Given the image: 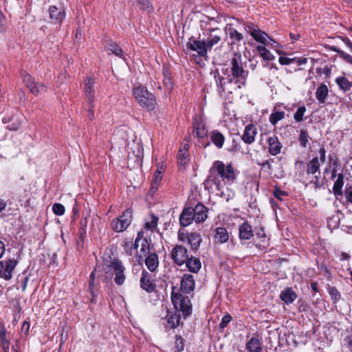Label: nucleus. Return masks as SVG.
I'll use <instances>...</instances> for the list:
<instances>
[{"mask_svg":"<svg viewBox=\"0 0 352 352\" xmlns=\"http://www.w3.org/2000/svg\"><path fill=\"white\" fill-rule=\"evenodd\" d=\"M231 70L232 76H239L245 74L243 68L242 56L240 52H235L231 60Z\"/></svg>","mask_w":352,"mask_h":352,"instance_id":"10","label":"nucleus"},{"mask_svg":"<svg viewBox=\"0 0 352 352\" xmlns=\"http://www.w3.org/2000/svg\"><path fill=\"white\" fill-rule=\"evenodd\" d=\"M294 59H293V58H289L284 57V56H280L279 60H278L279 63L281 65H289L290 63L294 62Z\"/></svg>","mask_w":352,"mask_h":352,"instance_id":"59","label":"nucleus"},{"mask_svg":"<svg viewBox=\"0 0 352 352\" xmlns=\"http://www.w3.org/2000/svg\"><path fill=\"white\" fill-rule=\"evenodd\" d=\"M132 212L129 209L126 210L123 214L114 219L111 223V228L116 232L125 230L131 223Z\"/></svg>","mask_w":352,"mask_h":352,"instance_id":"4","label":"nucleus"},{"mask_svg":"<svg viewBox=\"0 0 352 352\" xmlns=\"http://www.w3.org/2000/svg\"><path fill=\"white\" fill-rule=\"evenodd\" d=\"M233 80L236 85V88H241L242 87L246 86L245 74L239 76H233ZM231 81H232V80H231Z\"/></svg>","mask_w":352,"mask_h":352,"instance_id":"40","label":"nucleus"},{"mask_svg":"<svg viewBox=\"0 0 352 352\" xmlns=\"http://www.w3.org/2000/svg\"><path fill=\"white\" fill-rule=\"evenodd\" d=\"M171 300L175 309H179L184 318L191 314L192 305L188 296L173 292L171 294Z\"/></svg>","mask_w":352,"mask_h":352,"instance_id":"2","label":"nucleus"},{"mask_svg":"<svg viewBox=\"0 0 352 352\" xmlns=\"http://www.w3.org/2000/svg\"><path fill=\"white\" fill-rule=\"evenodd\" d=\"M344 43L349 47L351 52H352V43L348 38H343Z\"/></svg>","mask_w":352,"mask_h":352,"instance_id":"63","label":"nucleus"},{"mask_svg":"<svg viewBox=\"0 0 352 352\" xmlns=\"http://www.w3.org/2000/svg\"><path fill=\"white\" fill-rule=\"evenodd\" d=\"M192 210L197 223L204 222L208 219V209L201 203H198Z\"/></svg>","mask_w":352,"mask_h":352,"instance_id":"12","label":"nucleus"},{"mask_svg":"<svg viewBox=\"0 0 352 352\" xmlns=\"http://www.w3.org/2000/svg\"><path fill=\"white\" fill-rule=\"evenodd\" d=\"M210 139L217 147L219 148H222L225 141V138L222 133L217 131H212L210 133Z\"/></svg>","mask_w":352,"mask_h":352,"instance_id":"33","label":"nucleus"},{"mask_svg":"<svg viewBox=\"0 0 352 352\" xmlns=\"http://www.w3.org/2000/svg\"><path fill=\"white\" fill-rule=\"evenodd\" d=\"M186 267L188 270L192 273H197L201 267V263L199 258L191 256L187 258V261L185 262Z\"/></svg>","mask_w":352,"mask_h":352,"instance_id":"24","label":"nucleus"},{"mask_svg":"<svg viewBox=\"0 0 352 352\" xmlns=\"http://www.w3.org/2000/svg\"><path fill=\"white\" fill-rule=\"evenodd\" d=\"M231 319L232 317L229 314L225 315L222 318L221 323L219 324L220 328H225L228 325V324L231 321Z\"/></svg>","mask_w":352,"mask_h":352,"instance_id":"55","label":"nucleus"},{"mask_svg":"<svg viewBox=\"0 0 352 352\" xmlns=\"http://www.w3.org/2000/svg\"><path fill=\"white\" fill-rule=\"evenodd\" d=\"M209 32L210 33L208 34L206 42L209 50H211L214 45L221 41L222 32L219 29H210Z\"/></svg>","mask_w":352,"mask_h":352,"instance_id":"15","label":"nucleus"},{"mask_svg":"<svg viewBox=\"0 0 352 352\" xmlns=\"http://www.w3.org/2000/svg\"><path fill=\"white\" fill-rule=\"evenodd\" d=\"M328 95V89H317L316 93V98L320 103L325 101L326 97Z\"/></svg>","mask_w":352,"mask_h":352,"instance_id":"47","label":"nucleus"},{"mask_svg":"<svg viewBox=\"0 0 352 352\" xmlns=\"http://www.w3.org/2000/svg\"><path fill=\"white\" fill-rule=\"evenodd\" d=\"M133 94L138 102L148 111L154 109L156 99L154 94L150 93L148 89H134Z\"/></svg>","mask_w":352,"mask_h":352,"instance_id":"3","label":"nucleus"},{"mask_svg":"<svg viewBox=\"0 0 352 352\" xmlns=\"http://www.w3.org/2000/svg\"><path fill=\"white\" fill-rule=\"evenodd\" d=\"M6 206V201L3 199H0V212L5 210Z\"/></svg>","mask_w":352,"mask_h":352,"instance_id":"62","label":"nucleus"},{"mask_svg":"<svg viewBox=\"0 0 352 352\" xmlns=\"http://www.w3.org/2000/svg\"><path fill=\"white\" fill-rule=\"evenodd\" d=\"M101 267L103 270H104L103 265L102 266L98 265L97 267V268H96L90 274V277H89V278H90V280H89V291H90V293H91V294L92 296V299H91L92 302H95V298L97 296V292L95 290V286H94V278H95V276L97 274L98 271Z\"/></svg>","mask_w":352,"mask_h":352,"instance_id":"31","label":"nucleus"},{"mask_svg":"<svg viewBox=\"0 0 352 352\" xmlns=\"http://www.w3.org/2000/svg\"><path fill=\"white\" fill-rule=\"evenodd\" d=\"M245 348L248 352H262V341L257 337H252L247 342Z\"/></svg>","mask_w":352,"mask_h":352,"instance_id":"20","label":"nucleus"},{"mask_svg":"<svg viewBox=\"0 0 352 352\" xmlns=\"http://www.w3.org/2000/svg\"><path fill=\"white\" fill-rule=\"evenodd\" d=\"M94 79L92 77H87L85 79V88H91L94 86Z\"/></svg>","mask_w":352,"mask_h":352,"instance_id":"58","label":"nucleus"},{"mask_svg":"<svg viewBox=\"0 0 352 352\" xmlns=\"http://www.w3.org/2000/svg\"><path fill=\"white\" fill-rule=\"evenodd\" d=\"M3 261L2 278L10 280L12 278V272L18 264V261L14 258H9Z\"/></svg>","mask_w":352,"mask_h":352,"instance_id":"14","label":"nucleus"},{"mask_svg":"<svg viewBox=\"0 0 352 352\" xmlns=\"http://www.w3.org/2000/svg\"><path fill=\"white\" fill-rule=\"evenodd\" d=\"M349 346H352V335L346 336L344 339Z\"/></svg>","mask_w":352,"mask_h":352,"instance_id":"64","label":"nucleus"},{"mask_svg":"<svg viewBox=\"0 0 352 352\" xmlns=\"http://www.w3.org/2000/svg\"><path fill=\"white\" fill-rule=\"evenodd\" d=\"M320 164L318 157H315L311 159L306 166V173L307 175H316L318 173L320 175Z\"/></svg>","mask_w":352,"mask_h":352,"instance_id":"21","label":"nucleus"},{"mask_svg":"<svg viewBox=\"0 0 352 352\" xmlns=\"http://www.w3.org/2000/svg\"><path fill=\"white\" fill-rule=\"evenodd\" d=\"M0 340L4 352H9L10 342L7 338V331L4 326H0Z\"/></svg>","mask_w":352,"mask_h":352,"instance_id":"32","label":"nucleus"},{"mask_svg":"<svg viewBox=\"0 0 352 352\" xmlns=\"http://www.w3.org/2000/svg\"><path fill=\"white\" fill-rule=\"evenodd\" d=\"M21 125V121H19L17 122L12 123L11 126H8V129L10 130L16 131L20 128Z\"/></svg>","mask_w":352,"mask_h":352,"instance_id":"61","label":"nucleus"},{"mask_svg":"<svg viewBox=\"0 0 352 352\" xmlns=\"http://www.w3.org/2000/svg\"><path fill=\"white\" fill-rule=\"evenodd\" d=\"M260 56L264 60H272L274 59V56L263 45H258L256 47Z\"/></svg>","mask_w":352,"mask_h":352,"instance_id":"36","label":"nucleus"},{"mask_svg":"<svg viewBox=\"0 0 352 352\" xmlns=\"http://www.w3.org/2000/svg\"><path fill=\"white\" fill-rule=\"evenodd\" d=\"M280 298L286 304H290L296 300L297 295L292 288L287 287L281 292Z\"/></svg>","mask_w":352,"mask_h":352,"instance_id":"23","label":"nucleus"},{"mask_svg":"<svg viewBox=\"0 0 352 352\" xmlns=\"http://www.w3.org/2000/svg\"><path fill=\"white\" fill-rule=\"evenodd\" d=\"M109 267L113 269L114 271V281L116 284L122 285L126 279L124 274L125 268L122 263L119 259H115L111 262Z\"/></svg>","mask_w":352,"mask_h":352,"instance_id":"8","label":"nucleus"},{"mask_svg":"<svg viewBox=\"0 0 352 352\" xmlns=\"http://www.w3.org/2000/svg\"><path fill=\"white\" fill-rule=\"evenodd\" d=\"M273 195L274 197H276L277 199L282 200V197L285 196L287 193L285 191H283L280 189L276 188L274 192Z\"/></svg>","mask_w":352,"mask_h":352,"instance_id":"60","label":"nucleus"},{"mask_svg":"<svg viewBox=\"0 0 352 352\" xmlns=\"http://www.w3.org/2000/svg\"><path fill=\"white\" fill-rule=\"evenodd\" d=\"M189 161V154L187 150H179L178 152L177 162L179 166L184 167Z\"/></svg>","mask_w":352,"mask_h":352,"instance_id":"37","label":"nucleus"},{"mask_svg":"<svg viewBox=\"0 0 352 352\" xmlns=\"http://www.w3.org/2000/svg\"><path fill=\"white\" fill-rule=\"evenodd\" d=\"M246 31L257 41L263 45H267L268 43V39L275 41L269 37V36L264 32L258 29V28L254 25H248L246 27Z\"/></svg>","mask_w":352,"mask_h":352,"instance_id":"9","label":"nucleus"},{"mask_svg":"<svg viewBox=\"0 0 352 352\" xmlns=\"http://www.w3.org/2000/svg\"><path fill=\"white\" fill-rule=\"evenodd\" d=\"M319 155H320V159L319 161H320L321 163H324L326 160V149L324 146H322L320 148L318 151Z\"/></svg>","mask_w":352,"mask_h":352,"instance_id":"57","label":"nucleus"},{"mask_svg":"<svg viewBox=\"0 0 352 352\" xmlns=\"http://www.w3.org/2000/svg\"><path fill=\"white\" fill-rule=\"evenodd\" d=\"M140 243L141 245V248L139 252L137 250L138 262L139 263L142 261L144 256L150 254V243L147 239L143 238V235L140 232H138L134 242V248L138 249Z\"/></svg>","mask_w":352,"mask_h":352,"instance_id":"6","label":"nucleus"},{"mask_svg":"<svg viewBox=\"0 0 352 352\" xmlns=\"http://www.w3.org/2000/svg\"><path fill=\"white\" fill-rule=\"evenodd\" d=\"M285 113L283 111H276L270 115V120L272 124H276L279 120L284 118Z\"/></svg>","mask_w":352,"mask_h":352,"instance_id":"44","label":"nucleus"},{"mask_svg":"<svg viewBox=\"0 0 352 352\" xmlns=\"http://www.w3.org/2000/svg\"><path fill=\"white\" fill-rule=\"evenodd\" d=\"M346 201L352 204V186H346L344 190Z\"/></svg>","mask_w":352,"mask_h":352,"instance_id":"53","label":"nucleus"},{"mask_svg":"<svg viewBox=\"0 0 352 352\" xmlns=\"http://www.w3.org/2000/svg\"><path fill=\"white\" fill-rule=\"evenodd\" d=\"M186 47L192 51H196L199 56L204 57L207 56V52L209 50L206 41L197 40L193 36L188 39Z\"/></svg>","mask_w":352,"mask_h":352,"instance_id":"7","label":"nucleus"},{"mask_svg":"<svg viewBox=\"0 0 352 352\" xmlns=\"http://www.w3.org/2000/svg\"><path fill=\"white\" fill-rule=\"evenodd\" d=\"M52 210L56 215H63L65 213V209L63 205L56 203L53 205Z\"/></svg>","mask_w":352,"mask_h":352,"instance_id":"48","label":"nucleus"},{"mask_svg":"<svg viewBox=\"0 0 352 352\" xmlns=\"http://www.w3.org/2000/svg\"><path fill=\"white\" fill-rule=\"evenodd\" d=\"M309 134L306 130H301L299 135V142L301 146L306 148L309 142Z\"/></svg>","mask_w":352,"mask_h":352,"instance_id":"42","label":"nucleus"},{"mask_svg":"<svg viewBox=\"0 0 352 352\" xmlns=\"http://www.w3.org/2000/svg\"><path fill=\"white\" fill-rule=\"evenodd\" d=\"M194 131L196 133V136L199 138H203L207 135V131L201 122L194 123Z\"/></svg>","mask_w":352,"mask_h":352,"instance_id":"38","label":"nucleus"},{"mask_svg":"<svg viewBox=\"0 0 352 352\" xmlns=\"http://www.w3.org/2000/svg\"><path fill=\"white\" fill-rule=\"evenodd\" d=\"M336 81L340 88H350L352 86V82L345 77H339Z\"/></svg>","mask_w":352,"mask_h":352,"instance_id":"41","label":"nucleus"},{"mask_svg":"<svg viewBox=\"0 0 352 352\" xmlns=\"http://www.w3.org/2000/svg\"><path fill=\"white\" fill-rule=\"evenodd\" d=\"M236 179V173L231 164L226 166L221 161L217 160L210 169L206 182H212L217 188L220 190L221 188V181L228 184H232Z\"/></svg>","mask_w":352,"mask_h":352,"instance_id":"1","label":"nucleus"},{"mask_svg":"<svg viewBox=\"0 0 352 352\" xmlns=\"http://www.w3.org/2000/svg\"><path fill=\"white\" fill-rule=\"evenodd\" d=\"M239 231L241 240H249L253 236L252 228L247 221L239 226Z\"/></svg>","mask_w":352,"mask_h":352,"instance_id":"22","label":"nucleus"},{"mask_svg":"<svg viewBox=\"0 0 352 352\" xmlns=\"http://www.w3.org/2000/svg\"><path fill=\"white\" fill-rule=\"evenodd\" d=\"M170 257L175 264L182 266L188 258V250L182 245H176L171 250Z\"/></svg>","mask_w":352,"mask_h":352,"instance_id":"5","label":"nucleus"},{"mask_svg":"<svg viewBox=\"0 0 352 352\" xmlns=\"http://www.w3.org/2000/svg\"><path fill=\"white\" fill-rule=\"evenodd\" d=\"M190 233L186 232L184 230H179L177 233L178 240L181 242H188Z\"/></svg>","mask_w":352,"mask_h":352,"instance_id":"51","label":"nucleus"},{"mask_svg":"<svg viewBox=\"0 0 352 352\" xmlns=\"http://www.w3.org/2000/svg\"><path fill=\"white\" fill-rule=\"evenodd\" d=\"M157 220L158 219L156 217L152 216L151 220L150 221L145 223L144 228L147 230H153L154 228L157 227Z\"/></svg>","mask_w":352,"mask_h":352,"instance_id":"50","label":"nucleus"},{"mask_svg":"<svg viewBox=\"0 0 352 352\" xmlns=\"http://www.w3.org/2000/svg\"><path fill=\"white\" fill-rule=\"evenodd\" d=\"M195 288V280L191 274H184L181 280V289L184 293L189 294Z\"/></svg>","mask_w":352,"mask_h":352,"instance_id":"17","label":"nucleus"},{"mask_svg":"<svg viewBox=\"0 0 352 352\" xmlns=\"http://www.w3.org/2000/svg\"><path fill=\"white\" fill-rule=\"evenodd\" d=\"M316 72L320 76L324 75V78H328L331 74V69L327 65L318 68Z\"/></svg>","mask_w":352,"mask_h":352,"instance_id":"52","label":"nucleus"},{"mask_svg":"<svg viewBox=\"0 0 352 352\" xmlns=\"http://www.w3.org/2000/svg\"><path fill=\"white\" fill-rule=\"evenodd\" d=\"M50 18L54 23H61L65 17V12L63 7H56L54 6L49 8Z\"/></svg>","mask_w":352,"mask_h":352,"instance_id":"13","label":"nucleus"},{"mask_svg":"<svg viewBox=\"0 0 352 352\" xmlns=\"http://www.w3.org/2000/svg\"><path fill=\"white\" fill-rule=\"evenodd\" d=\"M344 185V176L342 173H339L338 175V178L336 180L333 186V190L336 195H342V186Z\"/></svg>","mask_w":352,"mask_h":352,"instance_id":"35","label":"nucleus"},{"mask_svg":"<svg viewBox=\"0 0 352 352\" xmlns=\"http://www.w3.org/2000/svg\"><path fill=\"white\" fill-rule=\"evenodd\" d=\"M268 149L269 153L272 155H276L280 153L282 144L278 141L276 136L273 135L268 138Z\"/></svg>","mask_w":352,"mask_h":352,"instance_id":"19","label":"nucleus"},{"mask_svg":"<svg viewBox=\"0 0 352 352\" xmlns=\"http://www.w3.org/2000/svg\"><path fill=\"white\" fill-rule=\"evenodd\" d=\"M202 241L201 236L197 232H190L188 243L192 250H197Z\"/></svg>","mask_w":352,"mask_h":352,"instance_id":"28","label":"nucleus"},{"mask_svg":"<svg viewBox=\"0 0 352 352\" xmlns=\"http://www.w3.org/2000/svg\"><path fill=\"white\" fill-rule=\"evenodd\" d=\"M165 320L171 328L175 329L179 324L180 316L176 311H169L166 310Z\"/></svg>","mask_w":352,"mask_h":352,"instance_id":"27","label":"nucleus"},{"mask_svg":"<svg viewBox=\"0 0 352 352\" xmlns=\"http://www.w3.org/2000/svg\"><path fill=\"white\" fill-rule=\"evenodd\" d=\"M328 292L332 298L335 300L340 299V294L336 287H329Z\"/></svg>","mask_w":352,"mask_h":352,"instance_id":"54","label":"nucleus"},{"mask_svg":"<svg viewBox=\"0 0 352 352\" xmlns=\"http://www.w3.org/2000/svg\"><path fill=\"white\" fill-rule=\"evenodd\" d=\"M104 48L106 51L110 52L109 53V55L113 54L119 58H124L123 51L118 44L113 42H110L107 44Z\"/></svg>","mask_w":352,"mask_h":352,"instance_id":"30","label":"nucleus"},{"mask_svg":"<svg viewBox=\"0 0 352 352\" xmlns=\"http://www.w3.org/2000/svg\"><path fill=\"white\" fill-rule=\"evenodd\" d=\"M145 264L149 271L155 272L159 265L158 256L155 253L148 254L146 258Z\"/></svg>","mask_w":352,"mask_h":352,"instance_id":"25","label":"nucleus"},{"mask_svg":"<svg viewBox=\"0 0 352 352\" xmlns=\"http://www.w3.org/2000/svg\"><path fill=\"white\" fill-rule=\"evenodd\" d=\"M195 221V215L192 207L185 208L179 217V223L181 226L186 227Z\"/></svg>","mask_w":352,"mask_h":352,"instance_id":"16","label":"nucleus"},{"mask_svg":"<svg viewBox=\"0 0 352 352\" xmlns=\"http://www.w3.org/2000/svg\"><path fill=\"white\" fill-rule=\"evenodd\" d=\"M140 286L142 289L147 292H152L155 288V284L154 283L153 276L144 270L142 273Z\"/></svg>","mask_w":352,"mask_h":352,"instance_id":"11","label":"nucleus"},{"mask_svg":"<svg viewBox=\"0 0 352 352\" xmlns=\"http://www.w3.org/2000/svg\"><path fill=\"white\" fill-rule=\"evenodd\" d=\"M138 3L142 9L149 10L151 8V4L148 0H138Z\"/></svg>","mask_w":352,"mask_h":352,"instance_id":"56","label":"nucleus"},{"mask_svg":"<svg viewBox=\"0 0 352 352\" xmlns=\"http://www.w3.org/2000/svg\"><path fill=\"white\" fill-rule=\"evenodd\" d=\"M332 50L334 52H338L340 54V56L348 63L352 65V56L345 53L344 51L338 48L337 47H332Z\"/></svg>","mask_w":352,"mask_h":352,"instance_id":"45","label":"nucleus"},{"mask_svg":"<svg viewBox=\"0 0 352 352\" xmlns=\"http://www.w3.org/2000/svg\"><path fill=\"white\" fill-rule=\"evenodd\" d=\"M306 111V108L305 106L300 107L296 112L294 113V119L296 122H299L303 120L304 114Z\"/></svg>","mask_w":352,"mask_h":352,"instance_id":"46","label":"nucleus"},{"mask_svg":"<svg viewBox=\"0 0 352 352\" xmlns=\"http://www.w3.org/2000/svg\"><path fill=\"white\" fill-rule=\"evenodd\" d=\"M164 172V168L163 166H159L157 170H156L155 175L153 177V181L151 182V190L155 192L162 180V173Z\"/></svg>","mask_w":352,"mask_h":352,"instance_id":"29","label":"nucleus"},{"mask_svg":"<svg viewBox=\"0 0 352 352\" xmlns=\"http://www.w3.org/2000/svg\"><path fill=\"white\" fill-rule=\"evenodd\" d=\"M87 100L89 105V111H88V117L91 120H93L94 118V106L92 105L93 99L91 96V89L89 90L87 94Z\"/></svg>","mask_w":352,"mask_h":352,"instance_id":"43","label":"nucleus"},{"mask_svg":"<svg viewBox=\"0 0 352 352\" xmlns=\"http://www.w3.org/2000/svg\"><path fill=\"white\" fill-rule=\"evenodd\" d=\"M215 242L224 243L229 239L228 232L226 228L219 227L215 229V234L214 236Z\"/></svg>","mask_w":352,"mask_h":352,"instance_id":"26","label":"nucleus"},{"mask_svg":"<svg viewBox=\"0 0 352 352\" xmlns=\"http://www.w3.org/2000/svg\"><path fill=\"white\" fill-rule=\"evenodd\" d=\"M21 76L23 78V81L27 88H36V87H32L34 81L32 77L26 72L23 71L21 72Z\"/></svg>","mask_w":352,"mask_h":352,"instance_id":"39","label":"nucleus"},{"mask_svg":"<svg viewBox=\"0 0 352 352\" xmlns=\"http://www.w3.org/2000/svg\"><path fill=\"white\" fill-rule=\"evenodd\" d=\"M124 250L128 255L132 256L134 254V251H137V248H134V243L132 241H127L124 244Z\"/></svg>","mask_w":352,"mask_h":352,"instance_id":"49","label":"nucleus"},{"mask_svg":"<svg viewBox=\"0 0 352 352\" xmlns=\"http://www.w3.org/2000/svg\"><path fill=\"white\" fill-rule=\"evenodd\" d=\"M226 31L227 32V34H229L230 38L232 40V44L234 43L235 42H239L243 38L242 34L239 32L230 25L226 28Z\"/></svg>","mask_w":352,"mask_h":352,"instance_id":"34","label":"nucleus"},{"mask_svg":"<svg viewBox=\"0 0 352 352\" xmlns=\"http://www.w3.org/2000/svg\"><path fill=\"white\" fill-rule=\"evenodd\" d=\"M256 128L254 124H249L245 126L242 139L246 144H252L255 140Z\"/></svg>","mask_w":352,"mask_h":352,"instance_id":"18","label":"nucleus"}]
</instances>
